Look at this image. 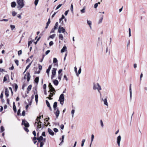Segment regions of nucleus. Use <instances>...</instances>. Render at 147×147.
<instances>
[{"mask_svg":"<svg viewBox=\"0 0 147 147\" xmlns=\"http://www.w3.org/2000/svg\"><path fill=\"white\" fill-rule=\"evenodd\" d=\"M17 2L18 5L17 8L20 10L24 6V0H17Z\"/></svg>","mask_w":147,"mask_h":147,"instance_id":"obj_1","label":"nucleus"},{"mask_svg":"<svg viewBox=\"0 0 147 147\" xmlns=\"http://www.w3.org/2000/svg\"><path fill=\"white\" fill-rule=\"evenodd\" d=\"M64 100V95L63 94H62L60 95L59 100L61 105H63V104Z\"/></svg>","mask_w":147,"mask_h":147,"instance_id":"obj_2","label":"nucleus"},{"mask_svg":"<svg viewBox=\"0 0 147 147\" xmlns=\"http://www.w3.org/2000/svg\"><path fill=\"white\" fill-rule=\"evenodd\" d=\"M56 70H57V69H56V68H53V69L52 70V75L51 76V79H52L53 78L54 76L56 75Z\"/></svg>","mask_w":147,"mask_h":147,"instance_id":"obj_3","label":"nucleus"},{"mask_svg":"<svg viewBox=\"0 0 147 147\" xmlns=\"http://www.w3.org/2000/svg\"><path fill=\"white\" fill-rule=\"evenodd\" d=\"M58 32L59 33H64L65 32V29L63 27L59 26V27Z\"/></svg>","mask_w":147,"mask_h":147,"instance_id":"obj_4","label":"nucleus"},{"mask_svg":"<svg viewBox=\"0 0 147 147\" xmlns=\"http://www.w3.org/2000/svg\"><path fill=\"white\" fill-rule=\"evenodd\" d=\"M22 124L23 125H24L26 127H28L29 126V123L26 121L25 120H22Z\"/></svg>","mask_w":147,"mask_h":147,"instance_id":"obj_5","label":"nucleus"},{"mask_svg":"<svg viewBox=\"0 0 147 147\" xmlns=\"http://www.w3.org/2000/svg\"><path fill=\"white\" fill-rule=\"evenodd\" d=\"M98 86H100L99 84L98 83H93V89L94 90H96V89H98V88H99Z\"/></svg>","mask_w":147,"mask_h":147,"instance_id":"obj_6","label":"nucleus"},{"mask_svg":"<svg viewBox=\"0 0 147 147\" xmlns=\"http://www.w3.org/2000/svg\"><path fill=\"white\" fill-rule=\"evenodd\" d=\"M121 137L119 135L118 136L117 138V143L119 147L120 146V142L121 140Z\"/></svg>","mask_w":147,"mask_h":147,"instance_id":"obj_7","label":"nucleus"},{"mask_svg":"<svg viewBox=\"0 0 147 147\" xmlns=\"http://www.w3.org/2000/svg\"><path fill=\"white\" fill-rule=\"evenodd\" d=\"M53 92V93H51V92H50V94H52V95L51 96V95H49V97H47V98H48L49 100H52L53 99V98H51V97H52L55 94V92Z\"/></svg>","mask_w":147,"mask_h":147,"instance_id":"obj_8","label":"nucleus"},{"mask_svg":"<svg viewBox=\"0 0 147 147\" xmlns=\"http://www.w3.org/2000/svg\"><path fill=\"white\" fill-rule=\"evenodd\" d=\"M48 132H49V134L50 135H51L52 136H53L54 135V132L51 129L49 128H48Z\"/></svg>","mask_w":147,"mask_h":147,"instance_id":"obj_9","label":"nucleus"},{"mask_svg":"<svg viewBox=\"0 0 147 147\" xmlns=\"http://www.w3.org/2000/svg\"><path fill=\"white\" fill-rule=\"evenodd\" d=\"M101 100H102L104 102V104L107 106H108V105L107 100V99L106 98L103 99L102 98H101Z\"/></svg>","mask_w":147,"mask_h":147,"instance_id":"obj_10","label":"nucleus"},{"mask_svg":"<svg viewBox=\"0 0 147 147\" xmlns=\"http://www.w3.org/2000/svg\"><path fill=\"white\" fill-rule=\"evenodd\" d=\"M12 86L13 88H15V91L16 92L18 87L17 84L16 83H14L13 84Z\"/></svg>","mask_w":147,"mask_h":147,"instance_id":"obj_11","label":"nucleus"},{"mask_svg":"<svg viewBox=\"0 0 147 147\" xmlns=\"http://www.w3.org/2000/svg\"><path fill=\"white\" fill-rule=\"evenodd\" d=\"M131 84H130L129 85V91L130 93V99H131L132 98V91H131Z\"/></svg>","mask_w":147,"mask_h":147,"instance_id":"obj_12","label":"nucleus"},{"mask_svg":"<svg viewBox=\"0 0 147 147\" xmlns=\"http://www.w3.org/2000/svg\"><path fill=\"white\" fill-rule=\"evenodd\" d=\"M59 111L58 108L56 111L55 113V114L56 115V117L57 118H58V117L59 115Z\"/></svg>","mask_w":147,"mask_h":147,"instance_id":"obj_13","label":"nucleus"},{"mask_svg":"<svg viewBox=\"0 0 147 147\" xmlns=\"http://www.w3.org/2000/svg\"><path fill=\"white\" fill-rule=\"evenodd\" d=\"M67 47L66 46H63L62 49H61V52L62 53L64 52L65 51H67Z\"/></svg>","mask_w":147,"mask_h":147,"instance_id":"obj_14","label":"nucleus"},{"mask_svg":"<svg viewBox=\"0 0 147 147\" xmlns=\"http://www.w3.org/2000/svg\"><path fill=\"white\" fill-rule=\"evenodd\" d=\"M5 95L6 97H7L9 96V91L7 88H6L5 90Z\"/></svg>","mask_w":147,"mask_h":147,"instance_id":"obj_15","label":"nucleus"},{"mask_svg":"<svg viewBox=\"0 0 147 147\" xmlns=\"http://www.w3.org/2000/svg\"><path fill=\"white\" fill-rule=\"evenodd\" d=\"M11 6L12 8L15 7L16 5V2L13 1L11 3Z\"/></svg>","mask_w":147,"mask_h":147,"instance_id":"obj_16","label":"nucleus"},{"mask_svg":"<svg viewBox=\"0 0 147 147\" xmlns=\"http://www.w3.org/2000/svg\"><path fill=\"white\" fill-rule=\"evenodd\" d=\"M50 22H51L50 19V18H49L48 19V21L47 22V24H46V26L45 28L46 29H47L48 28V26H49V24H50Z\"/></svg>","mask_w":147,"mask_h":147,"instance_id":"obj_17","label":"nucleus"},{"mask_svg":"<svg viewBox=\"0 0 147 147\" xmlns=\"http://www.w3.org/2000/svg\"><path fill=\"white\" fill-rule=\"evenodd\" d=\"M56 92V91L55 89V88L53 87L52 88H50V90L48 91V92Z\"/></svg>","mask_w":147,"mask_h":147,"instance_id":"obj_18","label":"nucleus"},{"mask_svg":"<svg viewBox=\"0 0 147 147\" xmlns=\"http://www.w3.org/2000/svg\"><path fill=\"white\" fill-rule=\"evenodd\" d=\"M27 81L28 82H29L30 81V74L29 72L27 73Z\"/></svg>","mask_w":147,"mask_h":147,"instance_id":"obj_19","label":"nucleus"},{"mask_svg":"<svg viewBox=\"0 0 147 147\" xmlns=\"http://www.w3.org/2000/svg\"><path fill=\"white\" fill-rule=\"evenodd\" d=\"M32 62V61L28 65H27L26 67V69L24 71V73L26 71V70L28 69L29 68V67H30Z\"/></svg>","mask_w":147,"mask_h":147,"instance_id":"obj_20","label":"nucleus"},{"mask_svg":"<svg viewBox=\"0 0 147 147\" xmlns=\"http://www.w3.org/2000/svg\"><path fill=\"white\" fill-rule=\"evenodd\" d=\"M53 82L54 85L55 86H57L59 82L57 80H55L53 81Z\"/></svg>","mask_w":147,"mask_h":147,"instance_id":"obj_21","label":"nucleus"},{"mask_svg":"<svg viewBox=\"0 0 147 147\" xmlns=\"http://www.w3.org/2000/svg\"><path fill=\"white\" fill-rule=\"evenodd\" d=\"M8 77V75H6L3 78V82H4L7 80V78Z\"/></svg>","mask_w":147,"mask_h":147,"instance_id":"obj_22","label":"nucleus"},{"mask_svg":"<svg viewBox=\"0 0 147 147\" xmlns=\"http://www.w3.org/2000/svg\"><path fill=\"white\" fill-rule=\"evenodd\" d=\"M39 79V77H36L34 79L35 82L37 84H38V82Z\"/></svg>","mask_w":147,"mask_h":147,"instance_id":"obj_23","label":"nucleus"},{"mask_svg":"<svg viewBox=\"0 0 147 147\" xmlns=\"http://www.w3.org/2000/svg\"><path fill=\"white\" fill-rule=\"evenodd\" d=\"M41 124H37L36 130H37L39 128H40L41 127Z\"/></svg>","mask_w":147,"mask_h":147,"instance_id":"obj_24","label":"nucleus"},{"mask_svg":"<svg viewBox=\"0 0 147 147\" xmlns=\"http://www.w3.org/2000/svg\"><path fill=\"white\" fill-rule=\"evenodd\" d=\"M103 16L102 15L99 20L98 23V24H100L102 22V20L103 19Z\"/></svg>","mask_w":147,"mask_h":147,"instance_id":"obj_25","label":"nucleus"},{"mask_svg":"<svg viewBox=\"0 0 147 147\" xmlns=\"http://www.w3.org/2000/svg\"><path fill=\"white\" fill-rule=\"evenodd\" d=\"M59 38L60 40H63V36L62 34H60L59 35Z\"/></svg>","mask_w":147,"mask_h":147,"instance_id":"obj_26","label":"nucleus"},{"mask_svg":"<svg viewBox=\"0 0 147 147\" xmlns=\"http://www.w3.org/2000/svg\"><path fill=\"white\" fill-rule=\"evenodd\" d=\"M1 132L2 133L4 131L5 129L3 126H1L0 127Z\"/></svg>","mask_w":147,"mask_h":147,"instance_id":"obj_27","label":"nucleus"},{"mask_svg":"<svg viewBox=\"0 0 147 147\" xmlns=\"http://www.w3.org/2000/svg\"><path fill=\"white\" fill-rule=\"evenodd\" d=\"M64 135L62 136V140L61 142L60 143V144H59V145H61L62 144L63 142V140L64 139Z\"/></svg>","mask_w":147,"mask_h":147,"instance_id":"obj_28","label":"nucleus"},{"mask_svg":"<svg viewBox=\"0 0 147 147\" xmlns=\"http://www.w3.org/2000/svg\"><path fill=\"white\" fill-rule=\"evenodd\" d=\"M65 17L64 15H62L61 18L59 19V22H60L63 19H65Z\"/></svg>","mask_w":147,"mask_h":147,"instance_id":"obj_29","label":"nucleus"},{"mask_svg":"<svg viewBox=\"0 0 147 147\" xmlns=\"http://www.w3.org/2000/svg\"><path fill=\"white\" fill-rule=\"evenodd\" d=\"M86 9L85 7H84L82 10H81V12L82 13H84L85 12V9Z\"/></svg>","mask_w":147,"mask_h":147,"instance_id":"obj_30","label":"nucleus"},{"mask_svg":"<svg viewBox=\"0 0 147 147\" xmlns=\"http://www.w3.org/2000/svg\"><path fill=\"white\" fill-rule=\"evenodd\" d=\"M46 103L48 107H50V106H51L49 102L47 100H46Z\"/></svg>","mask_w":147,"mask_h":147,"instance_id":"obj_31","label":"nucleus"},{"mask_svg":"<svg viewBox=\"0 0 147 147\" xmlns=\"http://www.w3.org/2000/svg\"><path fill=\"white\" fill-rule=\"evenodd\" d=\"M85 139H83L82 141V144H81V146L82 147L84 145V143L85 142Z\"/></svg>","mask_w":147,"mask_h":147,"instance_id":"obj_32","label":"nucleus"},{"mask_svg":"<svg viewBox=\"0 0 147 147\" xmlns=\"http://www.w3.org/2000/svg\"><path fill=\"white\" fill-rule=\"evenodd\" d=\"M99 88H98V89H97L98 92L100 93H101L100 92V90H101V88L100 86H98Z\"/></svg>","mask_w":147,"mask_h":147,"instance_id":"obj_33","label":"nucleus"},{"mask_svg":"<svg viewBox=\"0 0 147 147\" xmlns=\"http://www.w3.org/2000/svg\"><path fill=\"white\" fill-rule=\"evenodd\" d=\"M74 71H75V72L76 73V75H77V76H78V73H77V67H76V66L75 67H74Z\"/></svg>","mask_w":147,"mask_h":147,"instance_id":"obj_34","label":"nucleus"},{"mask_svg":"<svg viewBox=\"0 0 147 147\" xmlns=\"http://www.w3.org/2000/svg\"><path fill=\"white\" fill-rule=\"evenodd\" d=\"M39 2V0H35L34 4L35 6H36Z\"/></svg>","mask_w":147,"mask_h":147,"instance_id":"obj_35","label":"nucleus"},{"mask_svg":"<svg viewBox=\"0 0 147 147\" xmlns=\"http://www.w3.org/2000/svg\"><path fill=\"white\" fill-rule=\"evenodd\" d=\"M32 86L31 85H29L28 87L27 90L28 91L30 90L32 88Z\"/></svg>","mask_w":147,"mask_h":147,"instance_id":"obj_36","label":"nucleus"},{"mask_svg":"<svg viewBox=\"0 0 147 147\" xmlns=\"http://www.w3.org/2000/svg\"><path fill=\"white\" fill-rule=\"evenodd\" d=\"M70 9L71 11L73 13V5L72 3L71 4V5Z\"/></svg>","mask_w":147,"mask_h":147,"instance_id":"obj_37","label":"nucleus"},{"mask_svg":"<svg viewBox=\"0 0 147 147\" xmlns=\"http://www.w3.org/2000/svg\"><path fill=\"white\" fill-rule=\"evenodd\" d=\"M55 34H53L51 35H50V36H49V37L51 38H54V37L55 36Z\"/></svg>","mask_w":147,"mask_h":147,"instance_id":"obj_38","label":"nucleus"},{"mask_svg":"<svg viewBox=\"0 0 147 147\" xmlns=\"http://www.w3.org/2000/svg\"><path fill=\"white\" fill-rule=\"evenodd\" d=\"M100 123L101 127L102 128H103L104 126V124L102 121V120H100Z\"/></svg>","mask_w":147,"mask_h":147,"instance_id":"obj_39","label":"nucleus"},{"mask_svg":"<svg viewBox=\"0 0 147 147\" xmlns=\"http://www.w3.org/2000/svg\"><path fill=\"white\" fill-rule=\"evenodd\" d=\"M62 5V4H59V5L55 9L56 10L58 9H59L61 6Z\"/></svg>","mask_w":147,"mask_h":147,"instance_id":"obj_40","label":"nucleus"},{"mask_svg":"<svg viewBox=\"0 0 147 147\" xmlns=\"http://www.w3.org/2000/svg\"><path fill=\"white\" fill-rule=\"evenodd\" d=\"M87 23L88 25H92V22L91 21L87 20Z\"/></svg>","mask_w":147,"mask_h":147,"instance_id":"obj_41","label":"nucleus"},{"mask_svg":"<svg viewBox=\"0 0 147 147\" xmlns=\"http://www.w3.org/2000/svg\"><path fill=\"white\" fill-rule=\"evenodd\" d=\"M12 14L13 16H15L17 14V13L15 11H12Z\"/></svg>","mask_w":147,"mask_h":147,"instance_id":"obj_42","label":"nucleus"},{"mask_svg":"<svg viewBox=\"0 0 147 147\" xmlns=\"http://www.w3.org/2000/svg\"><path fill=\"white\" fill-rule=\"evenodd\" d=\"M57 107V102H54L53 107Z\"/></svg>","mask_w":147,"mask_h":147,"instance_id":"obj_43","label":"nucleus"},{"mask_svg":"<svg viewBox=\"0 0 147 147\" xmlns=\"http://www.w3.org/2000/svg\"><path fill=\"white\" fill-rule=\"evenodd\" d=\"M57 62V58H54L53 59V63H56Z\"/></svg>","mask_w":147,"mask_h":147,"instance_id":"obj_44","label":"nucleus"},{"mask_svg":"<svg viewBox=\"0 0 147 147\" xmlns=\"http://www.w3.org/2000/svg\"><path fill=\"white\" fill-rule=\"evenodd\" d=\"M38 139V140H41L42 141L43 139V137L42 136H40V137L38 138H37Z\"/></svg>","mask_w":147,"mask_h":147,"instance_id":"obj_45","label":"nucleus"},{"mask_svg":"<svg viewBox=\"0 0 147 147\" xmlns=\"http://www.w3.org/2000/svg\"><path fill=\"white\" fill-rule=\"evenodd\" d=\"M75 112V110L73 109L71 111V114H72V116L73 117H74V115Z\"/></svg>","mask_w":147,"mask_h":147,"instance_id":"obj_46","label":"nucleus"},{"mask_svg":"<svg viewBox=\"0 0 147 147\" xmlns=\"http://www.w3.org/2000/svg\"><path fill=\"white\" fill-rule=\"evenodd\" d=\"M13 107L14 111L15 113H16V106H13Z\"/></svg>","mask_w":147,"mask_h":147,"instance_id":"obj_47","label":"nucleus"},{"mask_svg":"<svg viewBox=\"0 0 147 147\" xmlns=\"http://www.w3.org/2000/svg\"><path fill=\"white\" fill-rule=\"evenodd\" d=\"M22 51L21 50H20L18 51V55L20 56L22 54Z\"/></svg>","mask_w":147,"mask_h":147,"instance_id":"obj_48","label":"nucleus"},{"mask_svg":"<svg viewBox=\"0 0 147 147\" xmlns=\"http://www.w3.org/2000/svg\"><path fill=\"white\" fill-rule=\"evenodd\" d=\"M10 27L11 29L12 30H13V29L15 28V26L14 25H11Z\"/></svg>","mask_w":147,"mask_h":147,"instance_id":"obj_49","label":"nucleus"},{"mask_svg":"<svg viewBox=\"0 0 147 147\" xmlns=\"http://www.w3.org/2000/svg\"><path fill=\"white\" fill-rule=\"evenodd\" d=\"M94 138V135L93 134H92L91 135V143H92V141L93 140V139Z\"/></svg>","mask_w":147,"mask_h":147,"instance_id":"obj_50","label":"nucleus"},{"mask_svg":"<svg viewBox=\"0 0 147 147\" xmlns=\"http://www.w3.org/2000/svg\"><path fill=\"white\" fill-rule=\"evenodd\" d=\"M61 75H61H58V79L59 80H61Z\"/></svg>","mask_w":147,"mask_h":147,"instance_id":"obj_51","label":"nucleus"},{"mask_svg":"<svg viewBox=\"0 0 147 147\" xmlns=\"http://www.w3.org/2000/svg\"><path fill=\"white\" fill-rule=\"evenodd\" d=\"M129 37H130L131 36V29L130 28H129Z\"/></svg>","mask_w":147,"mask_h":147,"instance_id":"obj_52","label":"nucleus"},{"mask_svg":"<svg viewBox=\"0 0 147 147\" xmlns=\"http://www.w3.org/2000/svg\"><path fill=\"white\" fill-rule=\"evenodd\" d=\"M15 62L17 66H18L19 65V61L18 60H16L15 61Z\"/></svg>","mask_w":147,"mask_h":147,"instance_id":"obj_53","label":"nucleus"},{"mask_svg":"<svg viewBox=\"0 0 147 147\" xmlns=\"http://www.w3.org/2000/svg\"><path fill=\"white\" fill-rule=\"evenodd\" d=\"M50 70L47 69L46 70V73L47 74L48 76H49V73Z\"/></svg>","mask_w":147,"mask_h":147,"instance_id":"obj_54","label":"nucleus"},{"mask_svg":"<svg viewBox=\"0 0 147 147\" xmlns=\"http://www.w3.org/2000/svg\"><path fill=\"white\" fill-rule=\"evenodd\" d=\"M53 130L55 132H57L58 131V130L57 128H54L53 129Z\"/></svg>","mask_w":147,"mask_h":147,"instance_id":"obj_55","label":"nucleus"},{"mask_svg":"<svg viewBox=\"0 0 147 147\" xmlns=\"http://www.w3.org/2000/svg\"><path fill=\"white\" fill-rule=\"evenodd\" d=\"M60 127L61 129H63L64 127V125L63 124H62L60 125Z\"/></svg>","mask_w":147,"mask_h":147,"instance_id":"obj_56","label":"nucleus"},{"mask_svg":"<svg viewBox=\"0 0 147 147\" xmlns=\"http://www.w3.org/2000/svg\"><path fill=\"white\" fill-rule=\"evenodd\" d=\"M8 20V19H3L2 20H0V22L2 21H5V22H7Z\"/></svg>","mask_w":147,"mask_h":147,"instance_id":"obj_57","label":"nucleus"},{"mask_svg":"<svg viewBox=\"0 0 147 147\" xmlns=\"http://www.w3.org/2000/svg\"><path fill=\"white\" fill-rule=\"evenodd\" d=\"M49 89L53 87L52 85L50 83H49Z\"/></svg>","mask_w":147,"mask_h":147,"instance_id":"obj_58","label":"nucleus"},{"mask_svg":"<svg viewBox=\"0 0 147 147\" xmlns=\"http://www.w3.org/2000/svg\"><path fill=\"white\" fill-rule=\"evenodd\" d=\"M81 67H80L78 70V74L79 75V74H80L81 73Z\"/></svg>","mask_w":147,"mask_h":147,"instance_id":"obj_59","label":"nucleus"},{"mask_svg":"<svg viewBox=\"0 0 147 147\" xmlns=\"http://www.w3.org/2000/svg\"><path fill=\"white\" fill-rule=\"evenodd\" d=\"M44 143L43 142H40V147H42L44 145Z\"/></svg>","mask_w":147,"mask_h":147,"instance_id":"obj_60","label":"nucleus"},{"mask_svg":"<svg viewBox=\"0 0 147 147\" xmlns=\"http://www.w3.org/2000/svg\"><path fill=\"white\" fill-rule=\"evenodd\" d=\"M32 41H28V47H29L30 45L32 43Z\"/></svg>","mask_w":147,"mask_h":147,"instance_id":"obj_61","label":"nucleus"},{"mask_svg":"<svg viewBox=\"0 0 147 147\" xmlns=\"http://www.w3.org/2000/svg\"><path fill=\"white\" fill-rule=\"evenodd\" d=\"M53 44V42L52 41H50L49 43L50 46H52Z\"/></svg>","mask_w":147,"mask_h":147,"instance_id":"obj_62","label":"nucleus"},{"mask_svg":"<svg viewBox=\"0 0 147 147\" xmlns=\"http://www.w3.org/2000/svg\"><path fill=\"white\" fill-rule=\"evenodd\" d=\"M38 69L40 70H41L42 69V66L40 64L38 65Z\"/></svg>","mask_w":147,"mask_h":147,"instance_id":"obj_63","label":"nucleus"},{"mask_svg":"<svg viewBox=\"0 0 147 147\" xmlns=\"http://www.w3.org/2000/svg\"><path fill=\"white\" fill-rule=\"evenodd\" d=\"M98 6V3H95L94 6V7L95 8H96Z\"/></svg>","mask_w":147,"mask_h":147,"instance_id":"obj_64","label":"nucleus"}]
</instances>
